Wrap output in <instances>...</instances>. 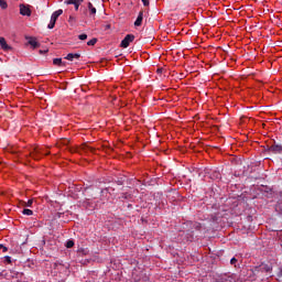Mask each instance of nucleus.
I'll return each instance as SVG.
<instances>
[{"instance_id": "obj_1", "label": "nucleus", "mask_w": 282, "mask_h": 282, "mask_svg": "<svg viewBox=\"0 0 282 282\" xmlns=\"http://www.w3.org/2000/svg\"><path fill=\"white\" fill-rule=\"evenodd\" d=\"M256 276H270V272H272V267L268 264H260L254 267L252 270Z\"/></svg>"}, {"instance_id": "obj_2", "label": "nucleus", "mask_w": 282, "mask_h": 282, "mask_svg": "<svg viewBox=\"0 0 282 282\" xmlns=\"http://www.w3.org/2000/svg\"><path fill=\"white\" fill-rule=\"evenodd\" d=\"M61 14H63V9L53 12V14L51 15V21L47 25L48 30H54V25H56V21L58 20Z\"/></svg>"}, {"instance_id": "obj_3", "label": "nucleus", "mask_w": 282, "mask_h": 282, "mask_svg": "<svg viewBox=\"0 0 282 282\" xmlns=\"http://www.w3.org/2000/svg\"><path fill=\"white\" fill-rule=\"evenodd\" d=\"M133 41H135V35H133V34H128V35H126V37L121 41L120 47L127 48V47H129V45H131V43H133Z\"/></svg>"}, {"instance_id": "obj_4", "label": "nucleus", "mask_w": 282, "mask_h": 282, "mask_svg": "<svg viewBox=\"0 0 282 282\" xmlns=\"http://www.w3.org/2000/svg\"><path fill=\"white\" fill-rule=\"evenodd\" d=\"M20 14H22V17H32V10L25 4H20Z\"/></svg>"}, {"instance_id": "obj_5", "label": "nucleus", "mask_w": 282, "mask_h": 282, "mask_svg": "<svg viewBox=\"0 0 282 282\" xmlns=\"http://www.w3.org/2000/svg\"><path fill=\"white\" fill-rule=\"evenodd\" d=\"M83 1H85V0H66L65 3H67V6H74L75 10H78V8H80V3H83Z\"/></svg>"}, {"instance_id": "obj_6", "label": "nucleus", "mask_w": 282, "mask_h": 282, "mask_svg": "<svg viewBox=\"0 0 282 282\" xmlns=\"http://www.w3.org/2000/svg\"><path fill=\"white\" fill-rule=\"evenodd\" d=\"M87 8L89 11L90 19H96V12H97L96 7H94L91 2H88Z\"/></svg>"}, {"instance_id": "obj_7", "label": "nucleus", "mask_w": 282, "mask_h": 282, "mask_svg": "<svg viewBox=\"0 0 282 282\" xmlns=\"http://www.w3.org/2000/svg\"><path fill=\"white\" fill-rule=\"evenodd\" d=\"M66 61H80V53H68L65 57Z\"/></svg>"}, {"instance_id": "obj_8", "label": "nucleus", "mask_w": 282, "mask_h": 282, "mask_svg": "<svg viewBox=\"0 0 282 282\" xmlns=\"http://www.w3.org/2000/svg\"><path fill=\"white\" fill-rule=\"evenodd\" d=\"M270 153L279 154L282 153V145L273 144L269 148Z\"/></svg>"}, {"instance_id": "obj_9", "label": "nucleus", "mask_w": 282, "mask_h": 282, "mask_svg": "<svg viewBox=\"0 0 282 282\" xmlns=\"http://www.w3.org/2000/svg\"><path fill=\"white\" fill-rule=\"evenodd\" d=\"M82 151H83L84 153H89V151H90V152L94 151V148L87 145V143H83V144L79 147V149H78V153H80Z\"/></svg>"}, {"instance_id": "obj_10", "label": "nucleus", "mask_w": 282, "mask_h": 282, "mask_svg": "<svg viewBox=\"0 0 282 282\" xmlns=\"http://www.w3.org/2000/svg\"><path fill=\"white\" fill-rule=\"evenodd\" d=\"M144 19V12H139L137 20L134 21L135 28H140L142 25V21Z\"/></svg>"}, {"instance_id": "obj_11", "label": "nucleus", "mask_w": 282, "mask_h": 282, "mask_svg": "<svg viewBox=\"0 0 282 282\" xmlns=\"http://www.w3.org/2000/svg\"><path fill=\"white\" fill-rule=\"evenodd\" d=\"M0 46L4 50V52L12 50V46L8 45L4 37H0Z\"/></svg>"}, {"instance_id": "obj_12", "label": "nucleus", "mask_w": 282, "mask_h": 282, "mask_svg": "<svg viewBox=\"0 0 282 282\" xmlns=\"http://www.w3.org/2000/svg\"><path fill=\"white\" fill-rule=\"evenodd\" d=\"M53 65H56L57 67H65L66 63L63 62V58H54Z\"/></svg>"}, {"instance_id": "obj_13", "label": "nucleus", "mask_w": 282, "mask_h": 282, "mask_svg": "<svg viewBox=\"0 0 282 282\" xmlns=\"http://www.w3.org/2000/svg\"><path fill=\"white\" fill-rule=\"evenodd\" d=\"M29 45L36 50V47H39V42H36V39H31L29 40Z\"/></svg>"}, {"instance_id": "obj_14", "label": "nucleus", "mask_w": 282, "mask_h": 282, "mask_svg": "<svg viewBox=\"0 0 282 282\" xmlns=\"http://www.w3.org/2000/svg\"><path fill=\"white\" fill-rule=\"evenodd\" d=\"M22 215H26L28 217H30V216L34 215V212H32V209L25 208L22 210Z\"/></svg>"}, {"instance_id": "obj_15", "label": "nucleus", "mask_w": 282, "mask_h": 282, "mask_svg": "<svg viewBox=\"0 0 282 282\" xmlns=\"http://www.w3.org/2000/svg\"><path fill=\"white\" fill-rule=\"evenodd\" d=\"M34 204L33 199H29L26 203H23V206L28 207V208H32V205Z\"/></svg>"}, {"instance_id": "obj_16", "label": "nucleus", "mask_w": 282, "mask_h": 282, "mask_svg": "<svg viewBox=\"0 0 282 282\" xmlns=\"http://www.w3.org/2000/svg\"><path fill=\"white\" fill-rule=\"evenodd\" d=\"M96 43H98V39L94 37V39H91L90 41L87 42V45L94 46V45H96Z\"/></svg>"}, {"instance_id": "obj_17", "label": "nucleus", "mask_w": 282, "mask_h": 282, "mask_svg": "<svg viewBox=\"0 0 282 282\" xmlns=\"http://www.w3.org/2000/svg\"><path fill=\"white\" fill-rule=\"evenodd\" d=\"M0 8H2V10H6L8 8V2H6V0H0Z\"/></svg>"}, {"instance_id": "obj_18", "label": "nucleus", "mask_w": 282, "mask_h": 282, "mask_svg": "<svg viewBox=\"0 0 282 282\" xmlns=\"http://www.w3.org/2000/svg\"><path fill=\"white\" fill-rule=\"evenodd\" d=\"M68 23H70V25H74L76 23V17L69 15Z\"/></svg>"}, {"instance_id": "obj_19", "label": "nucleus", "mask_w": 282, "mask_h": 282, "mask_svg": "<svg viewBox=\"0 0 282 282\" xmlns=\"http://www.w3.org/2000/svg\"><path fill=\"white\" fill-rule=\"evenodd\" d=\"M66 248H74V240H68L66 242Z\"/></svg>"}, {"instance_id": "obj_20", "label": "nucleus", "mask_w": 282, "mask_h": 282, "mask_svg": "<svg viewBox=\"0 0 282 282\" xmlns=\"http://www.w3.org/2000/svg\"><path fill=\"white\" fill-rule=\"evenodd\" d=\"M79 41H87V34H80L78 35Z\"/></svg>"}, {"instance_id": "obj_21", "label": "nucleus", "mask_w": 282, "mask_h": 282, "mask_svg": "<svg viewBox=\"0 0 282 282\" xmlns=\"http://www.w3.org/2000/svg\"><path fill=\"white\" fill-rule=\"evenodd\" d=\"M131 197V195L130 194H127V193H124V194H122L121 195V199H129Z\"/></svg>"}, {"instance_id": "obj_22", "label": "nucleus", "mask_w": 282, "mask_h": 282, "mask_svg": "<svg viewBox=\"0 0 282 282\" xmlns=\"http://www.w3.org/2000/svg\"><path fill=\"white\" fill-rule=\"evenodd\" d=\"M36 153L39 152L37 151L31 152V158H33V160H39V156H36Z\"/></svg>"}, {"instance_id": "obj_23", "label": "nucleus", "mask_w": 282, "mask_h": 282, "mask_svg": "<svg viewBox=\"0 0 282 282\" xmlns=\"http://www.w3.org/2000/svg\"><path fill=\"white\" fill-rule=\"evenodd\" d=\"M8 250V247L0 245V252H6Z\"/></svg>"}, {"instance_id": "obj_24", "label": "nucleus", "mask_w": 282, "mask_h": 282, "mask_svg": "<svg viewBox=\"0 0 282 282\" xmlns=\"http://www.w3.org/2000/svg\"><path fill=\"white\" fill-rule=\"evenodd\" d=\"M7 263H12V258L10 256L4 257Z\"/></svg>"}, {"instance_id": "obj_25", "label": "nucleus", "mask_w": 282, "mask_h": 282, "mask_svg": "<svg viewBox=\"0 0 282 282\" xmlns=\"http://www.w3.org/2000/svg\"><path fill=\"white\" fill-rule=\"evenodd\" d=\"M142 1V3H143V6L147 8V7H149V0H141Z\"/></svg>"}, {"instance_id": "obj_26", "label": "nucleus", "mask_w": 282, "mask_h": 282, "mask_svg": "<svg viewBox=\"0 0 282 282\" xmlns=\"http://www.w3.org/2000/svg\"><path fill=\"white\" fill-rule=\"evenodd\" d=\"M230 263H231V265H235V263H237V259H236V258H232V259L230 260Z\"/></svg>"}, {"instance_id": "obj_27", "label": "nucleus", "mask_w": 282, "mask_h": 282, "mask_svg": "<svg viewBox=\"0 0 282 282\" xmlns=\"http://www.w3.org/2000/svg\"><path fill=\"white\" fill-rule=\"evenodd\" d=\"M101 193H111V192H110V188L107 187V188L102 189Z\"/></svg>"}, {"instance_id": "obj_28", "label": "nucleus", "mask_w": 282, "mask_h": 282, "mask_svg": "<svg viewBox=\"0 0 282 282\" xmlns=\"http://www.w3.org/2000/svg\"><path fill=\"white\" fill-rule=\"evenodd\" d=\"M117 184H118L119 186H122V184H124V182H122V180H119V181H117Z\"/></svg>"}, {"instance_id": "obj_29", "label": "nucleus", "mask_w": 282, "mask_h": 282, "mask_svg": "<svg viewBox=\"0 0 282 282\" xmlns=\"http://www.w3.org/2000/svg\"><path fill=\"white\" fill-rule=\"evenodd\" d=\"M40 54H47V50H40Z\"/></svg>"}, {"instance_id": "obj_30", "label": "nucleus", "mask_w": 282, "mask_h": 282, "mask_svg": "<svg viewBox=\"0 0 282 282\" xmlns=\"http://www.w3.org/2000/svg\"><path fill=\"white\" fill-rule=\"evenodd\" d=\"M158 72L161 73V72H162V68H159Z\"/></svg>"}]
</instances>
